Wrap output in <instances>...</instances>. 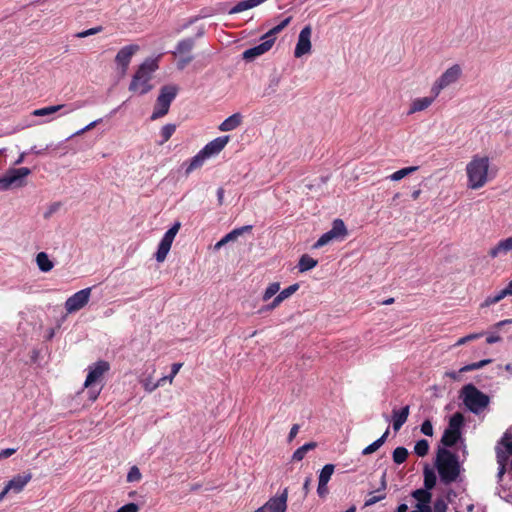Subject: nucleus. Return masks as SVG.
<instances>
[{"mask_svg": "<svg viewBox=\"0 0 512 512\" xmlns=\"http://www.w3.org/2000/svg\"><path fill=\"white\" fill-rule=\"evenodd\" d=\"M182 367L181 363H174L171 367V378H174Z\"/></svg>", "mask_w": 512, "mask_h": 512, "instance_id": "obj_64", "label": "nucleus"}, {"mask_svg": "<svg viewBox=\"0 0 512 512\" xmlns=\"http://www.w3.org/2000/svg\"><path fill=\"white\" fill-rule=\"evenodd\" d=\"M158 69L157 58L145 59L137 68L129 84V91L145 95L153 89L150 83L153 73Z\"/></svg>", "mask_w": 512, "mask_h": 512, "instance_id": "obj_1", "label": "nucleus"}, {"mask_svg": "<svg viewBox=\"0 0 512 512\" xmlns=\"http://www.w3.org/2000/svg\"><path fill=\"white\" fill-rule=\"evenodd\" d=\"M180 226V222H175L163 235L155 253V259L157 262H163L166 259Z\"/></svg>", "mask_w": 512, "mask_h": 512, "instance_id": "obj_11", "label": "nucleus"}, {"mask_svg": "<svg viewBox=\"0 0 512 512\" xmlns=\"http://www.w3.org/2000/svg\"><path fill=\"white\" fill-rule=\"evenodd\" d=\"M101 122H102V118L96 119V120L92 121L91 123H89L88 125H86L85 127H83L82 129L75 132L74 135H82L85 132H87V131L91 130L92 128H94L95 126H97L98 124H100Z\"/></svg>", "mask_w": 512, "mask_h": 512, "instance_id": "obj_55", "label": "nucleus"}, {"mask_svg": "<svg viewBox=\"0 0 512 512\" xmlns=\"http://www.w3.org/2000/svg\"><path fill=\"white\" fill-rule=\"evenodd\" d=\"M512 252V236L500 240L494 247H492L488 254L491 258H497L507 255Z\"/></svg>", "mask_w": 512, "mask_h": 512, "instance_id": "obj_20", "label": "nucleus"}, {"mask_svg": "<svg viewBox=\"0 0 512 512\" xmlns=\"http://www.w3.org/2000/svg\"><path fill=\"white\" fill-rule=\"evenodd\" d=\"M501 341V337L496 332H490L486 338L488 344H494Z\"/></svg>", "mask_w": 512, "mask_h": 512, "instance_id": "obj_58", "label": "nucleus"}, {"mask_svg": "<svg viewBox=\"0 0 512 512\" xmlns=\"http://www.w3.org/2000/svg\"><path fill=\"white\" fill-rule=\"evenodd\" d=\"M233 236H234V234H232L231 232L227 233L221 240H219L215 244L214 249L219 250L221 247H223L228 242L234 241L235 239Z\"/></svg>", "mask_w": 512, "mask_h": 512, "instance_id": "obj_54", "label": "nucleus"}, {"mask_svg": "<svg viewBox=\"0 0 512 512\" xmlns=\"http://www.w3.org/2000/svg\"><path fill=\"white\" fill-rule=\"evenodd\" d=\"M461 439V432H453L450 430L445 429L442 438L441 443L446 447H452L454 446L459 440Z\"/></svg>", "mask_w": 512, "mask_h": 512, "instance_id": "obj_31", "label": "nucleus"}, {"mask_svg": "<svg viewBox=\"0 0 512 512\" xmlns=\"http://www.w3.org/2000/svg\"><path fill=\"white\" fill-rule=\"evenodd\" d=\"M510 295H512V290L507 285L506 288L500 290L499 292H497L493 295L488 296L485 299V301L483 302L482 307H488V306L494 305V304L498 303L499 301H501L502 299H504L506 296H510Z\"/></svg>", "mask_w": 512, "mask_h": 512, "instance_id": "obj_29", "label": "nucleus"}, {"mask_svg": "<svg viewBox=\"0 0 512 512\" xmlns=\"http://www.w3.org/2000/svg\"><path fill=\"white\" fill-rule=\"evenodd\" d=\"M317 493L320 497H324L328 493L327 484L318 481Z\"/></svg>", "mask_w": 512, "mask_h": 512, "instance_id": "obj_60", "label": "nucleus"}, {"mask_svg": "<svg viewBox=\"0 0 512 512\" xmlns=\"http://www.w3.org/2000/svg\"><path fill=\"white\" fill-rule=\"evenodd\" d=\"M311 35L312 28L310 25H307L302 28L298 35V40L294 50V56L296 58H300L311 52Z\"/></svg>", "mask_w": 512, "mask_h": 512, "instance_id": "obj_14", "label": "nucleus"}, {"mask_svg": "<svg viewBox=\"0 0 512 512\" xmlns=\"http://www.w3.org/2000/svg\"><path fill=\"white\" fill-rule=\"evenodd\" d=\"M202 16H193L187 19L177 30V33H181L183 30L189 28L191 25L196 23L199 19H201Z\"/></svg>", "mask_w": 512, "mask_h": 512, "instance_id": "obj_52", "label": "nucleus"}, {"mask_svg": "<svg viewBox=\"0 0 512 512\" xmlns=\"http://www.w3.org/2000/svg\"><path fill=\"white\" fill-rule=\"evenodd\" d=\"M281 302H283V301H282V300H281V298L277 295V296L273 299V301H272V302L267 306V309H268V310H272V309L276 308L278 305H280V303H281Z\"/></svg>", "mask_w": 512, "mask_h": 512, "instance_id": "obj_63", "label": "nucleus"}, {"mask_svg": "<svg viewBox=\"0 0 512 512\" xmlns=\"http://www.w3.org/2000/svg\"><path fill=\"white\" fill-rule=\"evenodd\" d=\"M31 174V169L27 167L10 168L3 177H0V190L7 191L12 186L22 187L25 184V178Z\"/></svg>", "mask_w": 512, "mask_h": 512, "instance_id": "obj_8", "label": "nucleus"}, {"mask_svg": "<svg viewBox=\"0 0 512 512\" xmlns=\"http://www.w3.org/2000/svg\"><path fill=\"white\" fill-rule=\"evenodd\" d=\"M102 30H103L102 26L93 27V28H90L88 30H84L82 32L77 33L76 37H78V38H85V37H88V36H91V35H95V34L101 32Z\"/></svg>", "mask_w": 512, "mask_h": 512, "instance_id": "obj_50", "label": "nucleus"}, {"mask_svg": "<svg viewBox=\"0 0 512 512\" xmlns=\"http://www.w3.org/2000/svg\"><path fill=\"white\" fill-rule=\"evenodd\" d=\"M385 477H386V473H383L382 479H381V486H380V488H378L375 491V493H377V494L370 493L369 497L365 500V506H372L385 498L386 495L384 492H382L386 489Z\"/></svg>", "mask_w": 512, "mask_h": 512, "instance_id": "obj_27", "label": "nucleus"}, {"mask_svg": "<svg viewBox=\"0 0 512 512\" xmlns=\"http://www.w3.org/2000/svg\"><path fill=\"white\" fill-rule=\"evenodd\" d=\"M299 425L298 424H294L291 429H290V432H289V435H288V441L291 442L295 437L296 435L298 434L299 432Z\"/></svg>", "mask_w": 512, "mask_h": 512, "instance_id": "obj_62", "label": "nucleus"}, {"mask_svg": "<svg viewBox=\"0 0 512 512\" xmlns=\"http://www.w3.org/2000/svg\"><path fill=\"white\" fill-rule=\"evenodd\" d=\"M490 362H491L490 359H484V360H481L478 362L467 364L460 369V372H468V371H472V370H477V369L484 367L485 365H487Z\"/></svg>", "mask_w": 512, "mask_h": 512, "instance_id": "obj_44", "label": "nucleus"}, {"mask_svg": "<svg viewBox=\"0 0 512 512\" xmlns=\"http://www.w3.org/2000/svg\"><path fill=\"white\" fill-rule=\"evenodd\" d=\"M436 467L440 481L445 485L455 482L460 474V464L457 455L445 448L438 450Z\"/></svg>", "mask_w": 512, "mask_h": 512, "instance_id": "obj_2", "label": "nucleus"}, {"mask_svg": "<svg viewBox=\"0 0 512 512\" xmlns=\"http://www.w3.org/2000/svg\"><path fill=\"white\" fill-rule=\"evenodd\" d=\"M36 263L42 272H49L54 267L53 262L49 259L47 253L45 252H40L37 254Z\"/></svg>", "mask_w": 512, "mask_h": 512, "instance_id": "obj_32", "label": "nucleus"}, {"mask_svg": "<svg viewBox=\"0 0 512 512\" xmlns=\"http://www.w3.org/2000/svg\"><path fill=\"white\" fill-rule=\"evenodd\" d=\"M280 290V284L278 282H273L269 284V286L266 288L264 294H263V300L267 301L271 297H273L275 294L278 293Z\"/></svg>", "mask_w": 512, "mask_h": 512, "instance_id": "obj_43", "label": "nucleus"}, {"mask_svg": "<svg viewBox=\"0 0 512 512\" xmlns=\"http://www.w3.org/2000/svg\"><path fill=\"white\" fill-rule=\"evenodd\" d=\"M298 289H299V284L295 283V284H292L289 287L283 289L277 295L281 298L282 301H284L285 299H287L291 295H293Z\"/></svg>", "mask_w": 512, "mask_h": 512, "instance_id": "obj_45", "label": "nucleus"}, {"mask_svg": "<svg viewBox=\"0 0 512 512\" xmlns=\"http://www.w3.org/2000/svg\"><path fill=\"white\" fill-rule=\"evenodd\" d=\"M461 73L462 69L458 64H454L444 71L431 88V93L434 94V97H438L444 88L455 83L461 76Z\"/></svg>", "mask_w": 512, "mask_h": 512, "instance_id": "obj_10", "label": "nucleus"}, {"mask_svg": "<svg viewBox=\"0 0 512 512\" xmlns=\"http://www.w3.org/2000/svg\"><path fill=\"white\" fill-rule=\"evenodd\" d=\"M178 88L175 85H165L160 89L156 105L151 114V120L159 119L169 112L173 100L176 98Z\"/></svg>", "mask_w": 512, "mask_h": 512, "instance_id": "obj_6", "label": "nucleus"}, {"mask_svg": "<svg viewBox=\"0 0 512 512\" xmlns=\"http://www.w3.org/2000/svg\"><path fill=\"white\" fill-rule=\"evenodd\" d=\"M291 20H292L291 16L286 17L279 24H277L276 26L271 28L268 32H266L262 36L261 39L269 40L271 42V46H273V44L276 40V35L279 34L285 27H287L290 24Z\"/></svg>", "mask_w": 512, "mask_h": 512, "instance_id": "obj_26", "label": "nucleus"}, {"mask_svg": "<svg viewBox=\"0 0 512 512\" xmlns=\"http://www.w3.org/2000/svg\"><path fill=\"white\" fill-rule=\"evenodd\" d=\"M318 264V261L314 258L310 257L307 254H304L300 257L298 262V269L300 272H306L308 270H311L312 268L316 267Z\"/></svg>", "mask_w": 512, "mask_h": 512, "instance_id": "obj_34", "label": "nucleus"}, {"mask_svg": "<svg viewBox=\"0 0 512 512\" xmlns=\"http://www.w3.org/2000/svg\"><path fill=\"white\" fill-rule=\"evenodd\" d=\"M421 432L426 436L433 435V425L430 420L426 419L421 424Z\"/></svg>", "mask_w": 512, "mask_h": 512, "instance_id": "obj_53", "label": "nucleus"}, {"mask_svg": "<svg viewBox=\"0 0 512 512\" xmlns=\"http://www.w3.org/2000/svg\"><path fill=\"white\" fill-rule=\"evenodd\" d=\"M243 121V115L239 112L232 114L231 116L227 117L220 125L219 130L222 132H229L233 131L236 128H238Z\"/></svg>", "mask_w": 512, "mask_h": 512, "instance_id": "obj_24", "label": "nucleus"}, {"mask_svg": "<svg viewBox=\"0 0 512 512\" xmlns=\"http://www.w3.org/2000/svg\"><path fill=\"white\" fill-rule=\"evenodd\" d=\"M81 107H83V104H81V103H74L71 105H65V104L53 105V106H47V107L36 109L32 112V115L38 116V117H45V116H52L57 112H60L61 115H67Z\"/></svg>", "mask_w": 512, "mask_h": 512, "instance_id": "obj_15", "label": "nucleus"}, {"mask_svg": "<svg viewBox=\"0 0 512 512\" xmlns=\"http://www.w3.org/2000/svg\"><path fill=\"white\" fill-rule=\"evenodd\" d=\"M512 456V435L505 433L501 441L496 447V457L498 463V482L502 481L503 475L506 472V465Z\"/></svg>", "mask_w": 512, "mask_h": 512, "instance_id": "obj_7", "label": "nucleus"}, {"mask_svg": "<svg viewBox=\"0 0 512 512\" xmlns=\"http://www.w3.org/2000/svg\"><path fill=\"white\" fill-rule=\"evenodd\" d=\"M347 236V228L341 219H335L332 223V228L322 234L320 238L314 243L313 248L318 249L332 241H341Z\"/></svg>", "mask_w": 512, "mask_h": 512, "instance_id": "obj_9", "label": "nucleus"}, {"mask_svg": "<svg viewBox=\"0 0 512 512\" xmlns=\"http://www.w3.org/2000/svg\"><path fill=\"white\" fill-rule=\"evenodd\" d=\"M465 406L474 414L482 412L489 404V397L473 384L465 385L461 390Z\"/></svg>", "mask_w": 512, "mask_h": 512, "instance_id": "obj_4", "label": "nucleus"}, {"mask_svg": "<svg viewBox=\"0 0 512 512\" xmlns=\"http://www.w3.org/2000/svg\"><path fill=\"white\" fill-rule=\"evenodd\" d=\"M490 160L487 156L474 155L466 166L468 187L482 188L489 180Z\"/></svg>", "mask_w": 512, "mask_h": 512, "instance_id": "obj_3", "label": "nucleus"}, {"mask_svg": "<svg viewBox=\"0 0 512 512\" xmlns=\"http://www.w3.org/2000/svg\"><path fill=\"white\" fill-rule=\"evenodd\" d=\"M137 44H129L122 47L115 56V63L120 68L122 74H125L132 57L139 51Z\"/></svg>", "mask_w": 512, "mask_h": 512, "instance_id": "obj_13", "label": "nucleus"}, {"mask_svg": "<svg viewBox=\"0 0 512 512\" xmlns=\"http://www.w3.org/2000/svg\"><path fill=\"white\" fill-rule=\"evenodd\" d=\"M436 474L433 470L429 468L424 469V488L427 491H430L436 485Z\"/></svg>", "mask_w": 512, "mask_h": 512, "instance_id": "obj_37", "label": "nucleus"}, {"mask_svg": "<svg viewBox=\"0 0 512 512\" xmlns=\"http://www.w3.org/2000/svg\"><path fill=\"white\" fill-rule=\"evenodd\" d=\"M496 493L498 494V496L507 501V502H512V491L509 489V490H506L505 488H503L502 486L500 488H497V491Z\"/></svg>", "mask_w": 512, "mask_h": 512, "instance_id": "obj_51", "label": "nucleus"}, {"mask_svg": "<svg viewBox=\"0 0 512 512\" xmlns=\"http://www.w3.org/2000/svg\"><path fill=\"white\" fill-rule=\"evenodd\" d=\"M416 170H418V166L405 167V168H402V169L392 173L388 178L391 181H399V180L403 179L404 177L412 174Z\"/></svg>", "mask_w": 512, "mask_h": 512, "instance_id": "obj_38", "label": "nucleus"}, {"mask_svg": "<svg viewBox=\"0 0 512 512\" xmlns=\"http://www.w3.org/2000/svg\"><path fill=\"white\" fill-rule=\"evenodd\" d=\"M410 413L409 405L402 407L401 409H393L392 411V426L395 431L405 424Z\"/></svg>", "mask_w": 512, "mask_h": 512, "instance_id": "obj_21", "label": "nucleus"}, {"mask_svg": "<svg viewBox=\"0 0 512 512\" xmlns=\"http://www.w3.org/2000/svg\"><path fill=\"white\" fill-rule=\"evenodd\" d=\"M175 130H176L175 124L168 123V124L164 125L160 131V136L162 138L160 143L163 144V143L167 142L171 138V136L174 134Z\"/></svg>", "mask_w": 512, "mask_h": 512, "instance_id": "obj_41", "label": "nucleus"}, {"mask_svg": "<svg viewBox=\"0 0 512 512\" xmlns=\"http://www.w3.org/2000/svg\"><path fill=\"white\" fill-rule=\"evenodd\" d=\"M407 457H408V450L402 446L395 448L392 453L393 461L396 464L404 463L406 461Z\"/></svg>", "mask_w": 512, "mask_h": 512, "instance_id": "obj_39", "label": "nucleus"}, {"mask_svg": "<svg viewBox=\"0 0 512 512\" xmlns=\"http://www.w3.org/2000/svg\"><path fill=\"white\" fill-rule=\"evenodd\" d=\"M265 1L266 0H243V1H240L229 10V14H237V13L243 12L245 10L252 9V8L264 3Z\"/></svg>", "mask_w": 512, "mask_h": 512, "instance_id": "obj_28", "label": "nucleus"}, {"mask_svg": "<svg viewBox=\"0 0 512 512\" xmlns=\"http://www.w3.org/2000/svg\"><path fill=\"white\" fill-rule=\"evenodd\" d=\"M272 48L269 40H263L259 45L249 48L244 51L243 58L245 60H253L254 58L266 53Z\"/></svg>", "mask_w": 512, "mask_h": 512, "instance_id": "obj_23", "label": "nucleus"}, {"mask_svg": "<svg viewBox=\"0 0 512 512\" xmlns=\"http://www.w3.org/2000/svg\"><path fill=\"white\" fill-rule=\"evenodd\" d=\"M317 444L315 442H308L299 447L292 455V461H301L306 453L310 450L315 449Z\"/></svg>", "mask_w": 512, "mask_h": 512, "instance_id": "obj_36", "label": "nucleus"}, {"mask_svg": "<svg viewBox=\"0 0 512 512\" xmlns=\"http://www.w3.org/2000/svg\"><path fill=\"white\" fill-rule=\"evenodd\" d=\"M109 369V363L104 360H99L88 366V374L84 382V386L89 389L91 400H95L98 397L101 389H95V385L102 381L103 375Z\"/></svg>", "mask_w": 512, "mask_h": 512, "instance_id": "obj_5", "label": "nucleus"}, {"mask_svg": "<svg viewBox=\"0 0 512 512\" xmlns=\"http://www.w3.org/2000/svg\"><path fill=\"white\" fill-rule=\"evenodd\" d=\"M139 507L135 503H128L120 507L116 512H138Z\"/></svg>", "mask_w": 512, "mask_h": 512, "instance_id": "obj_56", "label": "nucleus"}, {"mask_svg": "<svg viewBox=\"0 0 512 512\" xmlns=\"http://www.w3.org/2000/svg\"><path fill=\"white\" fill-rule=\"evenodd\" d=\"M429 451V442L426 439L418 440L414 446V452L419 457H424Z\"/></svg>", "mask_w": 512, "mask_h": 512, "instance_id": "obj_42", "label": "nucleus"}, {"mask_svg": "<svg viewBox=\"0 0 512 512\" xmlns=\"http://www.w3.org/2000/svg\"><path fill=\"white\" fill-rule=\"evenodd\" d=\"M447 511V502L443 497H439L435 500L432 512H446Z\"/></svg>", "mask_w": 512, "mask_h": 512, "instance_id": "obj_46", "label": "nucleus"}, {"mask_svg": "<svg viewBox=\"0 0 512 512\" xmlns=\"http://www.w3.org/2000/svg\"><path fill=\"white\" fill-rule=\"evenodd\" d=\"M253 229L252 225H245L242 227H238L230 231L232 234H234V239L236 240L239 236L243 235L244 233H250Z\"/></svg>", "mask_w": 512, "mask_h": 512, "instance_id": "obj_49", "label": "nucleus"}, {"mask_svg": "<svg viewBox=\"0 0 512 512\" xmlns=\"http://www.w3.org/2000/svg\"><path fill=\"white\" fill-rule=\"evenodd\" d=\"M464 424V417L460 412L454 413L449 420V425L447 430L461 432V428Z\"/></svg>", "mask_w": 512, "mask_h": 512, "instance_id": "obj_35", "label": "nucleus"}, {"mask_svg": "<svg viewBox=\"0 0 512 512\" xmlns=\"http://www.w3.org/2000/svg\"><path fill=\"white\" fill-rule=\"evenodd\" d=\"M141 479V473L138 467L133 466L130 468L128 474H127V481L128 482H137Z\"/></svg>", "mask_w": 512, "mask_h": 512, "instance_id": "obj_47", "label": "nucleus"}, {"mask_svg": "<svg viewBox=\"0 0 512 512\" xmlns=\"http://www.w3.org/2000/svg\"><path fill=\"white\" fill-rule=\"evenodd\" d=\"M17 451L16 448H6L0 451V460L12 456Z\"/></svg>", "mask_w": 512, "mask_h": 512, "instance_id": "obj_59", "label": "nucleus"}, {"mask_svg": "<svg viewBox=\"0 0 512 512\" xmlns=\"http://www.w3.org/2000/svg\"><path fill=\"white\" fill-rule=\"evenodd\" d=\"M62 206L61 202H53L51 203L47 210L44 212L43 217L45 219H49L54 213H56Z\"/></svg>", "mask_w": 512, "mask_h": 512, "instance_id": "obj_48", "label": "nucleus"}, {"mask_svg": "<svg viewBox=\"0 0 512 512\" xmlns=\"http://www.w3.org/2000/svg\"><path fill=\"white\" fill-rule=\"evenodd\" d=\"M388 435H389V428L386 429V431L380 438H378L373 443H371L370 445L365 447L362 450V455H369V454H372L375 451H377L386 442Z\"/></svg>", "mask_w": 512, "mask_h": 512, "instance_id": "obj_33", "label": "nucleus"}, {"mask_svg": "<svg viewBox=\"0 0 512 512\" xmlns=\"http://www.w3.org/2000/svg\"><path fill=\"white\" fill-rule=\"evenodd\" d=\"M229 140L230 136L228 135L217 137L207 143L201 150L209 159L212 156L219 154L225 148Z\"/></svg>", "mask_w": 512, "mask_h": 512, "instance_id": "obj_16", "label": "nucleus"}, {"mask_svg": "<svg viewBox=\"0 0 512 512\" xmlns=\"http://www.w3.org/2000/svg\"><path fill=\"white\" fill-rule=\"evenodd\" d=\"M334 469H335V466L333 464H326L324 465V467L321 469L320 471V474H319V482H322V483H325V484H328V482L330 481L331 479V476L334 472Z\"/></svg>", "mask_w": 512, "mask_h": 512, "instance_id": "obj_40", "label": "nucleus"}, {"mask_svg": "<svg viewBox=\"0 0 512 512\" xmlns=\"http://www.w3.org/2000/svg\"><path fill=\"white\" fill-rule=\"evenodd\" d=\"M207 159V156L203 154L202 150H200L189 161H186L182 164V168L185 170V175H189L194 170L200 168Z\"/></svg>", "mask_w": 512, "mask_h": 512, "instance_id": "obj_22", "label": "nucleus"}, {"mask_svg": "<svg viewBox=\"0 0 512 512\" xmlns=\"http://www.w3.org/2000/svg\"><path fill=\"white\" fill-rule=\"evenodd\" d=\"M434 94L430 97L416 98L412 101L410 108L408 110V115L414 114L416 112L423 111L427 109L436 99Z\"/></svg>", "mask_w": 512, "mask_h": 512, "instance_id": "obj_25", "label": "nucleus"}, {"mask_svg": "<svg viewBox=\"0 0 512 512\" xmlns=\"http://www.w3.org/2000/svg\"><path fill=\"white\" fill-rule=\"evenodd\" d=\"M288 490L285 488L283 492L276 497L270 498L266 503V511L269 512H286L287 509Z\"/></svg>", "mask_w": 512, "mask_h": 512, "instance_id": "obj_18", "label": "nucleus"}, {"mask_svg": "<svg viewBox=\"0 0 512 512\" xmlns=\"http://www.w3.org/2000/svg\"><path fill=\"white\" fill-rule=\"evenodd\" d=\"M92 288H84L70 296L64 304L67 313L71 314L81 310L87 305L91 296Z\"/></svg>", "mask_w": 512, "mask_h": 512, "instance_id": "obj_12", "label": "nucleus"}, {"mask_svg": "<svg viewBox=\"0 0 512 512\" xmlns=\"http://www.w3.org/2000/svg\"><path fill=\"white\" fill-rule=\"evenodd\" d=\"M31 478V473L18 474L14 476L6 484V491H13L14 493L21 492L24 489V487L28 484V482L31 480Z\"/></svg>", "mask_w": 512, "mask_h": 512, "instance_id": "obj_19", "label": "nucleus"}, {"mask_svg": "<svg viewBox=\"0 0 512 512\" xmlns=\"http://www.w3.org/2000/svg\"><path fill=\"white\" fill-rule=\"evenodd\" d=\"M193 60V56L191 55H188L186 57H182L179 61H178V68L179 69H183L187 64H189L191 61Z\"/></svg>", "mask_w": 512, "mask_h": 512, "instance_id": "obj_61", "label": "nucleus"}, {"mask_svg": "<svg viewBox=\"0 0 512 512\" xmlns=\"http://www.w3.org/2000/svg\"><path fill=\"white\" fill-rule=\"evenodd\" d=\"M194 46H195V38H192V37L184 38L177 43L175 51L173 53L175 55H177V54L183 55V54L191 52L192 49L194 48Z\"/></svg>", "mask_w": 512, "mask_h": 512, "instance_id": "obj_30", "label": "nucleus"}, {"mask_svg": "<svg viewBox=\"0 0 512 512\" xmlns=\"http://www.w3.org/2000/svg\"><path fill=\"white\" fill-rule=\"evenodd\" d=\"M483 334L482 333H474V334H469L467 336H464L462 338H460L458 341H457V345H462V344H465L466 342L470 341V340H474V339H477V338H480Z\"/></svg>", "mask_w": 512, "mask_h": 512, "instance_id": "obj_57", "label": "nucleus"}, {"mask_svg": "<svg viewBox=\"0 0 512 512\" xmlns=\"http://www.w3.org/2000/svg\"><path fill=\"white\" fill-rule=\"evenodd\" d=\"M412 497L417 501L415 507L421 512H432L431 503V492L427 489H416L412 492Z\"/></svg>", "mask_w": 512, "mask_h": 512, "instance_id": "obj_17", "label": "nucleus"}]
</instances>
